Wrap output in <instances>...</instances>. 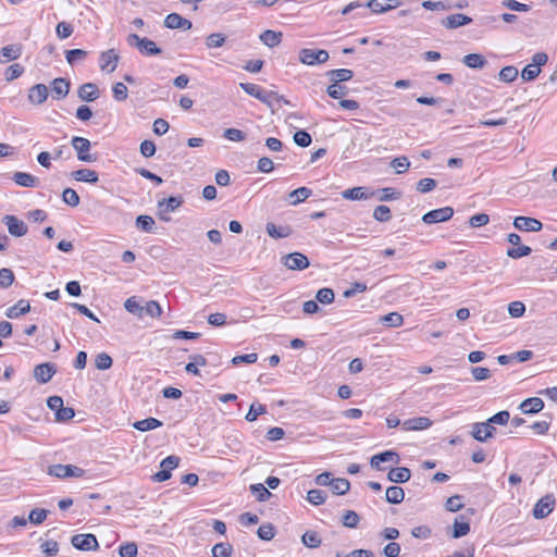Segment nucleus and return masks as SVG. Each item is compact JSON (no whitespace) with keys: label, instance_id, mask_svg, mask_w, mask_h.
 I'll return each mask as SVG.
<instances>
[{"label":"nucleus","instance_id":"nucleus-1","mask_svg":"<svg viewBox=\"0 0 557 557\" xmlns=\"http://www.w3.org/2000/svg\"><path fill=\"white\" fill-rule=\"evenodd\" d=\"M131 47H135L144 55H157L161 53V49L157 47L156 42L149 38H141L137 34H129L126 38Z\"/></svg>","mask_w":557,"mask_h":557},{"label":"nucleus","instance_id":"nucleus-2","mask_svg":"<svg viewBox=\"0 0 557 557\" xmlns=\"http://www.w3.org/2000/svg\"><path fill=\"white\" fill-rule=\"evenodd\" d=\"M329 52L324 49L305 48L299 51V61L307 65L323 64L329 60Z\"/></svg>","mask_w":557,"mask_h":557},{"label":"nucleus","instance_id":"nucleus-3","mask_svg":"<svg viewBox=\"0 0 557 557\" xmlns=\"http://www.w3.org/2000/svg\"><path fill=\"white\" fill-rule=\"evenodd\" d=\"M72 147L77 153V159L83 162H95L97 160L96 154L89 153L90 141L87 138L74 136L71 140Z\"/></svg>","mask_w":557,"mask_h":557},{"label":"nucleus","instance_id":"nucleus-4","mask_svg":"<svg viewBox=\"0 0 557 557\" xmlns=\"http://www.w3.org/2000/svg\"><path fill=\"white\" fill-rule=\"evenodd\" d=\"M184 202V198L182 196H171L169 198H164L158 201L157 208L159 211V216L162 221L168 222L170 218L166 216L168 213L174 212L178 209Z\"/></svg>","mask_w":557,"mask_h":557},{"label":"nucleus","instance_id":"nucleus-5","mask_svg":"<svg viewBox=\"0 0 557 557\" xmlns=\"http://www.w3.org/2000/svg\"><path fill=\"white\" fill-rule=\"evenodd\" d=\"M556 504L555 496L553 494H546L540 498L533 507L532 515L535 519L546 518L554 509Z\"/></svg>","mask_w":557,"mask_h":557},{"label":"nucleus","instance_id":"nucleus-6","mask_svg":"<svg viewBox=\"0 0 557 557\" xmlns=\"http://www.w3.org/2000/svg\"><path fill=\"white\" fill-rule=\"evenodd\" d=\"M72 545L79 550H97L99 548V543L96 535L91 533L86 534H75L71 539Z\"/></svg>","mask_w":557,"mask_h":557},{"label":"nucleus","instance_id":"nucleus-7","mask_svg":"<svg viewBox=\"0 0 557 557\" xmlns=\"http://www.w3.org/2000/svg\"><path fill=\"white\" fill-rule=\"evenodd\" d=\"M454 215V209L451 207H443L440 209L431 210L422 215V221L425 224H435L440 222H446Z\"/></svg>","mask_w":557,"mask_h":557},{"label":"nucleus","instance_id":"nucleus-8","mask_svg":"<svg viewBox=\"0 0 557 557\" xmlns=\"http://www.w3.org/2000/svg\"><path fill=\"white\" fill-rule=\"evenodd\" d=\"M283 264L294 271H301L307 269L310 265V261L301 252H292L282 258Z\"/></svg>","mask_w":557,"mask_h":557},{"label":"nucleus","instance_id":"nucleus-9","mask_svg":"<svg viewBox=\"0 0 557 557\" xmlns=\"http://www.w3.org/2000/svg\"><path fill=\"white\" fill-rule=\"evenodd\" d=\"M48 473L57 478H81L84 475V470L72 465H53L49 467Z\"/></svg>","mask_w":557,"mask_h":557},{"label":"nucleus","instance_id":"nucleus-10","mask_svg":"<svg viewBox=\"0 0 557 557\" xmlns=\"http://www.w3.org/2000/svg\"><path fill=\"white\" fill-rule=\"evenodd\" d=\"M513 227L521 232H540L543 224L540 220L530 216H516L513 219Z\"/></svg>","mask_w":557,"mask_h":557},{"label":"nucleus","instance_id":"nucleus-11","mask_svg":"<svg viewBox=\"0 0 557 557\" xmlns=\"http://www.w3.org/2000/svg\"><path fill=\"white\" fill-rule=\"evenodd\" d=\"M2 222L7 225L9 233L15 237L26 235L28 228L24 221L17 219L15 215H4Z\"/></svg>","mask_w":557,"mask_h":557},{"label":"nucleus","instance_id":"nucleus-12","mask_svg":"<svg viewBox=\"0 0 557 557\" xmlns=\"http://www.w3.org/2000/svg\"><path fill=\"white\" fill-rule=\"evenodd\" d=\"M55 373L57 367L51 362L37 364L34 369V377L40 384L48 383Z\"/></svg>","mask_w":557,"mask_h":557},{"label":"nucleus","instance_id":"nucleus-13","mask_svg":"<svg viewBox=\"0 0 557 557\" xmlns=\"http://www.w3.org/2000/svg\"><path fill=\"white\" fill-rule=\"evenodd\" d=\"M120 57L115 52L114 49H109L107 51L101 52L99 58V65L102 71H107L108 73H112L115 71Z\"/></svg>","mask_w":557,"mask_h":557},{"label":"nucleus","instance_id":"nucleus-14","mask_svg":"<svg viewBox=\"0 0 557 557\" xmlns=\"http://www.w3.org/2000/svg\"><path fill=\"white\" fill-rule=\"evenodd\" d=\"M164 26L170 29L189 30L193 23L178 13H170L164 18Z\"/></svg>","mask_w":557,"mask_h":557},{"label":"nucleus","instance_id":"nucleus-15","mask_svg":"<svg viewBox=\"0 0 557 557\" xmlns=\"http://www.w3.org/2000/svg\"><path fill=\"white\" fill-rule=\"evenodd\" d=\"M432 425V420L428 417H416L405 420L401 423L404 431H421L429 429Z\"/></svg>","mask_w":557,"mask_h":557},{"label":"nucleus","instance_id":"nucleus-16","mask_svg":"<svg viewBox=\"0 0 557 557\" xmlns=\"http://www.w3.org/2000/svg\"><path fill=\"white\" fill-rule=\"evenodd\" d=\"M400 4V0H369L366 7L370 8L374 13H384L398 8Z\"/></svg>","mask_w":557,"mask_h":557},{"label":"nucleus","instance_id":"nucleus-17","mask_svg":"<svg viewBox=\"0 0 557 557\" xmlns=\"http://www.w3.org/2000/svg\"><path fill=\"white\" fill-rule=\"evenodd\" d=\"M48 95L49 90L45 84H36L28 90V100L34 104H42Z\"/></svg>","mask_w":557,"mask_h":557},{"label":"nucleus","instance_id":"nucleus-18","mask_svg":"<svg viewBox=\"0 0 557 557\" xmlns=\"http://www.w3.org/2000/svg\"><path fill=\"white\" fill-rule=\"evenodd\" d=\"M70 82L65 78L59 77L51 82L52 98L60 100L65 98L70 92Z\"/></svg>","mask_w":557,"mask_h":557},{"label":"nucleus","instance_id":"nucleus-19","mask_svg":"<svg viewBox=\"0 0 557 557\" xmlns=\"http://www.w3.org/2000/svg\"><path fill=\"white\" fill-rule=\"evenodd\" d=\"M399 462V456L397 453L393 450H385L380 454L374 455L370 460V466L376 470H382L380 463L381 462Z\"/></svg>","mask_w":557,"mask_h":557},{"label":"nucleus","instance_id":"nucleus-20","mask_svg":"<svg viewBox=\"0 0 557 557\" xmlns=\"http://www.w3.org/2000/svg\"><path fill=\"white\" fill-rule=\"evenodd\" d=\"M544 401L540 397L527 398L519 405V409L524 414H534L542 411Z\"/></svg>","mask_w":557,"mask_h":557},{"label":"nucleus","instance_id":"nucleus-21","mask_svg":"<svg viewBox=\"0 0 557 557\" xmlns=\"http://www.w3.org/2000/svg\"><path fill=\"white\" fill-rule=\"evenodd\" d=\"M375 191H369L367 187H354L342 193V197L347 200H367L374 196Z\"/></svg>","mask_w":557,"mask_h":557},{"label":"nucleus","instance_id":"nucleus-22","mask_svg":"<svg viewBox=\"0 0 557 557\" xmlns=\"http://www.w3.org/2000/svg\"><path fill=\"white\" fill-rule=\"evenodd\" d=\"M78 97L83 101L91 102L99 98V89L94 83H85L78 88Z\"/></svg>","mask_w":557,"mask_h":557},{"label":"nucleus","instance_id":"nucleus-23","mask_svg":"<svg viewBox=\"0 0 557 557\" xmlns=\"http://www.w3.org/2000/svg\"><path fill=\"white\" fill-rule=\"evenodd\" d=\"M472 22V18L468 15L456 13L447 16L442 21L443 26L449 29H454L460 26L468 25Z\"/></svg>","mask_w":557,"mask_h":557},{"label":"nucleus","instance_id":"nucleus-24","mask_svg":"<svg viewBox=\"0 0 557 557\" xmlns=\"http://www.w3.org/2000/svg\"><path fill=\"white\" fill-rule=\"evenodd\" d=\"M12 180L22 187L33 188L39 185V178L26 172H15Z\"/></svg>","mask_w":557,"mask_h":557},{"label":"nucleus","instance_id":"nucleus-25","mask_svg":"<svg viewBox=\"0 0 557 557\" xmlns=\"http://www.w3.org/2000/svg\"><path fill=\"white\" fill-rule=\"evenodd\" d=\"M470 532V523L465 518V516H458L455 518L454 524H453V532L451 537L453 539H460L465 535H467Z\"/></svg>","mask_w":557,"mask_h":557},{"label":"nucleus","instance_id":"nucleus-26","mask_svg":"<svg viewBox=\"0 0 557 557\" xmlns=\"http://www.w3.org/2000/svg\"><path fill=\"white\" fill-rule=\"evenodd\" d=\"M71 176L77 182H85L90 184H96L99 182L98 173L90 169H79L73 171Z\"/></svg>","mask_w":557,"mask_h":557},{"label":"nucleus","instance_id":"nucleus-27","mask_svg":"<svg viewBox=\"0 0 557 557\" xmlns=\"http://www.w3.org/2000/svg\"><path fill=\"white\" fill-rule=\"evenodd\" d=\"M411 478V471L407 467L393 468L387 473V479L394 483H406Z\"/></svg>","mask_w":557,"mask_h":557},{"label":"nucleus","instance_id":"nucleus-28","mask_svg":"<svg viewBox=\"0 0 557 557\" xmlns=\"http://www.w3.org/2000/svg\"><path fill=\"white\" fill-rule=\"evenodd\" d=\"M282 37L283 34L281 32L267 29L260 34L259 39L267 47L274 48L281 44Z\"/></svg>","mask_w":557,"mask_h":557},{"label":"nucleus","instance_id":"nucleus-29","mask_svg":"<svg viewBox=\"0 0 557 557\" xmlns=\"http://www.w3.org/2000/svg\"><path fill=\"white\" fill-rule=\"evenodd\" d=\"M29 311H30L29 302L27 300L21 299L14 306L10 307L7 310L5 315L9 319H16L20 315L26 314Z\"/></svg>","mask_w":557,"mask_h":557},{"label":"nucleus","instance_id":"nucleus-30","mask_svg":"<svg viewBox=\"0 0 557 557\" xmlns=\"http://www.w3.org/2000/svg\"><path fill=\"white\" fill-rule=\"evenodd\" d=\"M22 53L21 46L17 45H9L1 49L0 51V62L7 63L9 61H13L20 58Z\"/></svg>","mask_w":557,"mask_h":557},{"label":"nucleus","instance_id":"nucleus-31","mask_svg":"<svg viewBox=\"0 0 557 557\" xmlns=\"http://www.w3.org/2000/svg\"><path fill=\"white\" fill-rule=\"evenodd\" d=\"M326 76L332 83H343L354 77V72L348 69L330 70Z\"/></svg>","mask_w":557,"mask_h":557},{"label":"nucleus","instance_id":"nucleus-32","mask_svg":"<svg viewBox=\"0 0 557 557\" xmlns=\"http://www.w3.org/2000/svg\"><path fill=\"white\" fill-rule=\"evenodd\" d=\"M265 228L268 235L274 239L285 238L292 234V228L287 225L276 226L274 223L269 222Z\"/></svg>","mask_w":557,"mask_h":557},{"label":"nucleus","instance_id":"nucleus-33","mask_svg":"<svg viewBox=\"0 0 557 557\" xmlns=\"http://www.w3.org/2000/svg\"><path fill=\"white\" fill-rule=\"evenodd\" d=\"M462 62L470 69L480 70L485 66L486 59L480 53H469L463 57Z\"/></svg>","mask_w":557,"mask_h":557},{"label":"nucleus","instance_id":"nucleus-34","mask_svg":"<svg viewBox=\"0 0 557 557\" xmlns=\"http://www.w3.org/2000/svg\"><path fill=\"white\" fill-rule=\"evenodd\" d=\"M312 195V190L308 187H299L289 193L288 198L290 205L296 206L306 199H308Z\"/></svg>","mask_w":557,"mask_h":557},{"label":"nucleus","instance_id":"nucleus-35","mask_svg":"<svg viewBox=\"0 0 557 557\" xmlns=\"http://www.w3.org/2000/svg\"><path fill=\"white\" fill-rule=\"evenodd\" d=\"M162 425V422L156 418H147L144 420H139L133 423V428L140 431V432H147L150 430H154L157 428H160Z\"/></svg>","mask_w":557,"mask_h":557},{"label":"nucleus","instance_id":"nucleus-36","mask_svg":"<svg viewBox=\"0 0 557 557\" xmlns=\"http://www.w3.org/2000/svg\"><path fill=\"white\" fill-rule=\"evenodd\" d=\"M405 498V492L399 486H389L385 493V499L389 504H400Z\"/></svg>","mask_w":557,"mask_h":557},{"label":"nucleus","instance_id":"nucleus-37","mask_svg":"<svg viewBox=\"0 0 557 557\" xmlns=\"http://www.w3.org/2000/svg\"><path fill=\"white\" fill-rule=\"evenodd\" d=\"M124 308L129 313L135 314L138 318H143L144 306L140 305L137 297L132 296V297L127 298L124 302Z\"/></svg>","mask_w":557,"mask_h":557},{"label":"nucleus","instance_id":"nucleus-38","mask_svg":"<svg viewBox=\"0 0 557 557\" xmlns=\"http://www.w3.org/2000/svg\"><path fill=\"white\" fill-rule=\"evenodd\" d=\"M380 321L388 327H398L401 326L404 323V318L398 312H389L385 315H382L380 318Z\"/></svg>","mask_w":557,"mask_h":557},{"label":"nucleus","instance_id":"nucleus-39","mask_svg":"<svg viewBox=\"0 0 557 557\" xmlns=\"http://www.w3.org/2000/svg\"><path fill=\"white\" fill-rule=\"evenodd\" d=\"M249 488L259 502H265L272 496V493L262 483L252 484Z\"/></svg>","mask_w":557,"mask_h":557},{"label":"nucleus","instance_id":"nucleus-40","mask_svg":"<svg viewBox=\"0 0 557 557\" xmlns=\"http://www.w3.org/2000/svg\"><path fill=\"white\" fill-rule=\"evenodd\" d=\"M301 542L309 548H317L321 545V537L315 531H307L301 536Z\"/></svg>","mask_w":557,"mask_h":557},{"label":"nucleus","instance_id":"nucleus-41","mask_svg":"<svg viewBox=\"0 0 557 557\" xmlns=\"http://www.w3.org/2000/svg\"><path fill=\"white\" fill-rule=\"evenodd\" d=\"M226 41V36L222 33H212L206 37L205 44L208 49L220 48Z\"/></svg>","mask_w":557,"mask_h":557},{"label":"nucleus","instance_id":"nucleus-42","mask_svg":"<svg viewBox=\"0 0 557 557\" xmlns=\"http://www.w3.org/2000/svg\"><path fill=\"white\" fill-rule=\"evenodd\" d=\"M135 224L137 228L147 233H152L154 230L156 222L150 215L143 214L136 218Z\"/></svg>","mask_w":557,"mask_h":557},{"label":"nucleus","instance_id":"nucleus-43","mask_svg":"<svg viewBox=\"0 0 557 557\" xmlns=\"http://www.w3.org/2000/svg\"><path fill=\"white\" fill-rule=\"evenodd\" d=\"M350 488V483L347 479L337 478L333 479L331 490L336 495H345Z\"/></svg>","mask_w":557,"mask_h":557},{"label":"nucleus","instance_id":"nucleus-44","mask_svg":"<svg viewBox=\"0 0 557 557\" xmlns=\"http://www.w3.org/2000/svg\"><path fill=\"white\" fill-rule=\"evenodd\" d=\"M326 92L333 99H341L348 94V88L341 83H332L327 86Z\"/></svg>","mask_w":557,"mask_h":557},{"label":"nucleus","instance_id":"nucleus-45","mask_svg":"<svg viewBox=\"0 0 557 557\" xmlns=\"http://www.w3.org/2000/svg\"><path fill=\"white\" fill-rule=\"evenodd\" d=\"M267 412V407L262 404L253 403L250 405V408L245 417V419L249 422L256 421L257 418Z\"/></svg>","mask_w":557,"mask_h":557},{"label":"nucleus","instance_id":"nucleus-46","mask_svg":"<svg viewBox=\"0 0 557 557\" xmlns=\"http://www.w3.org/2000/svg\"><path fill=\"white\" fill-rule=\"evenodd\" d=\"M233 547L230 543H218L212 547L213 557H231Z\"/></svg>","mask_w":557,"mask_h":557},{"label":"nucleus","instance_id":"nucleus-47","mask_svg":"<svg viewBox=\"0 0 557 557\" xmlns=\"http://www.w3.org/2000/svg\"><path fill=\"white\" fill-rule=\"evenodd\" d=\"M531 252V247L525 245H519L517 247L509 248L506 253L511 259H520L522 257L529 256Z\"/></svg>","mask_w":557,"mask_h":557},{"label":"nucleus","instance_id":"nucleus-48","mask_svg":"<svg viewBox=\"0 0 557 557\" xmlns=\"http://www.w3.org/2000/svg\"><path fill=\"white\" fill-rule=\"evenodd\" d=\"M239 87L256 99H263V90L259 85L251 83H240Z\"/></svg>","mask_w":557,"mask_h":557},{"label":"nucleus","instance_id":"nucleus-49","mask_svg":"<svg viewBox=\"0 0 557 557\" xmlns=\"http://www.w3.org/2000/svg\"><path fill=\"white\" fill-rule=\"evenodd\" d=\"M62 200L67 206L72 207V208H75V207H77L79 205V196H78V194L74 189H72L70 187H67V188H65L63 190V193H62Z\"/></svg>","mask_w":557,"mask_h":557},{"label":"nucleus","instance_id":"nucleus-50","mask_svg":"<svg viewBox=\"0 0 557 557\" xmlns=\"http://www.w3.org/2000/svg\"><path fill=\"white\" fill-rule=\"evenodd\" d=\"M335 295L332 288H321L317 292L315 299L322 305H330L334 301Z\"/></svg>","mask_w":557,"mask_h":557},{"label":"nucleus","instance_id":"nucleus-51","mask_svg":"<svg viewBox=\"0 0 557 557\" xmlns=\"http://www.w3.org/2000/svg\"><path fill=\"white\" fill-rule=\"evenodd\" d=\"M138 547L135 542H126L120 545L119 555L121 557H136Z\"/></svg>","mask_w":557,"mask_h":557},{"label":"nucleus","instance_id":"nucleus-52","mask_svg":"<svg viewBox=\"0 0 557 557\" xmlns=\"http://www.w3.org/2000/svg\"><path fill=\"white\" fill-rule=\"evenodd\" d=\"M307 500L314 506H319L325 503L326 494L321 490H310L307 493Z\"/></svg>","mask_w":557,"mask_h":557},{"label":"nucleus","instance_id":"nucleus-53","mask_svg":"<svg viewBox=\"0 0 557 557\" xmlns=\"http://www.w3.org/2000/svg\"><path fill=\"white\" fill-rule=\"evenodd\" d=\"M293 139H294V143L301 148L308 147L312 141L311 135L307 131H304V129L297 131L294 134Z\"/></svg>","mask_w":557,"mask_h":557},{"label":"nucleus","instance_id":"nucleus-54","mask_svg":"<svg viewBox=\"0 0 557 557\" xmlns=\"http://www.w3.org/2000/svg\"><path fill=\"white\" fill-rule=\"evenodd\" d=\"M144 313L151 318H160L162 314V308L156 300H149L144 306Z\"/></svg>","mask_w":557,"mask_h":557},{"label":"nucleus","instance_id":"nucleus-55","mask_svg":"<svg viewBox=\"0 0 557 557\" xmlns=\"http://www.w3.org/2000/svg\"><path fill=\"white\" fill-rule=\"evenodd\" d=\"M373 218L379 222H387L392 218L391 209L385 205H380L374 209Z\"/></svg>","mask_w":557,"mask_h":557},{"label":"nucleus","instance_id":"nucleus-56","mask_svg":"<svg viewBox=\"0 0 557 557\" xmlns=\"http://www.w3.org/2000/svg\"><path fill=\"white\" fill-rule=\"evenodd\" d=\"M518 76V70L515 66L508 65L500 70L499 79L505 83L513 82Z\"/></svg>","mask_w":557,"mask_h":557},{"label":"nucleus","instance_id":"nucleus-57","mask_svg":"<svg viewBox=\"0 0 557 557\" xmlns=\"http://www.w3.org/2000/svg\"><path fill=\"white\" fill-rule=\"evenodd\" d=\"M14 282V273L11 269L2 268L0 269V287L8 288Z\"/></svg>","mask_w":557,"mask_h":557},{"label":"nucleus","instance_id":"nucleus-58","mask_svg":"<svg viewBox=\"0 0 557 557\" xmlns=\"http://www.w3.org/2000/svg\"><path fill=\"white\" fill-rule=\"evenodd\" d=\"M112 358L106 352L98 354L95 359V366L98 370H108L112 367Z\"/></svg>","mask_w":557,"mask_h":557},{"label":"nucleus","instance_id":"nucleus-59","mask_svg":"<svg viewBox=\"0 0 557 557\" xmlns=\"http://www.w3.org/2000/svg\"><path fill=\"white\" fill-rule=\"evenodd\" d=\"M257 534L260 540L270 541L275 535V529L271 523H265L258 528Z\"/></svg>","mask_w":557,"mask_h":557},{"label":"nucleus","instance_id":"nucleus-60","mask_svg":"<svg viewBox=\"0 0 557 557\" xmlns=\"http://www.w3.org/2000/svg\"><path fill=\"white\" fill-rule=\"evenodd\" d=\"M391 165L396 170L397 174H401V173H405L409 169L410 161L408 160L407 157L401 156V157L395 158L391 162Z\"/></svg>","mask_w":557,"mask_h":557},{"label":"nucleus","instance_id":"nucleus-61","mask_svg":"<svg viewBox=\"0 0 557 557\" xmlns=\"http://www.w3.org/2000/svg\"><path fill=\"white\" fill-rule=\"evenodd\" d=\"M359 520L360 518L356 511L347 510L343 516L342 522L346 528L354 529L358 525Z\"/></svg>","mask_w":557,"mask_h":557},{"label":"nucleus","instance_id":"nucleus-62","mask_svg":"<svg viewBox=\"0 0 557 557\" xmlns=\"http://www.w3.org/2000/svg\"><path fill=\"white\" fill-rule=\"evenodd\" d=\"M380 193L379 200L380 201H391L399 199L401 194L394 188L385 187L377 190Z\"/></svg>","mask_w":557,"mask_h":557},{"label":"nucleus","instance_id":"nucleus-63","mask_svg":"<svg viewBox=\"0 0 557 557\" xmlns=\"http://www.w3.org/2000/svg\"><path fill=\"white\" fill-rule=\"evenodd\" d=\"M113 98L116 101H124L128 97V89L123 83H115L112 87Z\"/></svg>","mask_w":557,"mask_h":557},{"label":"nucleus","instance_id":"nucleus-64","mask_svg":"<svg viewBox=\"0 0 557 557\" xmlns=\"http://www.w3.org/2000/svg\"><path fill=\"white\" fill-rule=\"evenodd\" d=\"M48 515V510L41 508H35L29 512L28 520L33 524L42 523Z\"/></svg>","mask_w":557,"mask_h":557}]
</instances>
